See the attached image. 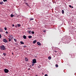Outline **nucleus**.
<instances>
[{
  "mask_svg": "<svg viewBox=\"0 0 76 76\" xmlns=\"http://www.w3.org/2000/svg\"><path fill=\"white\" fill-rule=\"evenodd\" d=\"M35 76H37V75H36Z\"/></svg>",
  "mask_w": 76,
  "mask_h": 76,
  "instance_id": "40",
  "label": "nucleus"
},
{
  "mask_svg": "<svg viewBox=\"0 0 76 76\" xmlns=\"http://www.w3.org/2000/svg\"><path fill=\"white\" fill-rule=\"evenodd\" d=\"M3 41H4V42H5L6 43V42H7V40H6V39H3Z\"/></svg>",
  "mask_w": 76,
  "mask_h": 76,
  "instance_id": "4",
  "label": "nucleus"
},
{
  "mask_svg": "<svg viewBox=\"0 0 76 76\" xmlns=\"http://www.w3.org/2000/svg\"><path fill=\"white\" fill-rule=\"evenodd\" d=\"M20 43L21 44H24V43L22 41L20 42Z\"/></svg>",
  "mask_w": 76,
  "mask_h": 76,
  "instance_id": "14",
  "label": "nucleus"
},
{
  "mask_svg": "<svg viewBox=\"0 0 76 76\" xmlns=\"http://www.w3.org/2000/svg\"><path fill=\"white\" fill-rule=\"evenodd\" d=\"M72 7V8H73V6H72V7Z\"/></svg>",
  "mask_w": 76,
  "mask_h": 76,
  "instance_id": "37",
  "label": "nucleus"
},
{
  "mask_svg": "<svg viewBox=\"0 0 76 76\" xmlns=\"http://www.w3.org/2000/svg\"><path fill=\"white\" fill-rule=\"evenodd\" d=\"M1 50H5V47L4 45H2L0 46Z\"/></svg>",
  "mask_w": 76,
  "mask_h": 76,
  "instance_id": "1",
  "label": "nucleus"
},
{
  "mask_svg": "<svg viewBox=\"0 0 76 76\" xmlns=\"http://www.w3.org/2000/svg\"><path fill=\"white\" fill-rule=\"evenodd\" d=\"M3 1H4V2H5V1H7V0H3Z\"/></svg>",
  "mask_w": 76,
  "mask_h": 76,
  "instance_id": "25",
  "label": "nucleus"
},
{
  "mask_svg": "<svg viewBox=\"0 0 76 76\" xmlns=\"http://www.w3.org/2000/svg\"><path fill=\"white\" fill-rule=\"evenodd\" d=\"M26 4L27 6L29 7V5L27 3H25Z\"/></svg>",
  "mask_w": 76,
  "mask_h": 76,
  "instance_id": "15",
  "label": "nucleus"
},
{
  "mask_svg": "<svg viewBox=\"0 0 76 76\" xmlns=\"http://www.w3.org/2000/svg\"><path fill=\"white\" fill-rule=\"evenodd\" d=\"M45 76H48V75H47V74H45Z\"/></svg>",
  "mask_w": 76,
  "mask_h": 76,
  "instance_id": "32",
  "label": "nucleus"
},
{
  "mask_svg": "<svg viewBox=\"0 0 76 76\" xmlns=\"http://www.w3.org/2000/svg\"><path fill=\"white\" fill-rule=\"evenodd\" d=\"M12 35H11V36H10V37H11V39H13V36H12Z\"/></svg>",
  "mask_w": 76,
  "mask_h": 76,
  "instance_id": "9",
  "label": "nucleus"
},
{
  "mask_svg": "<svg viewBox=\"0 0 76 76\" xmlns=\"http://www.w3.org/2000/svg\"><path fill=\"white\" fill-rule=\"evenodd\" d=\"M31 33L32 34H35V32H34V31L31 32Z\"/></svg>",
  "mask_w": 76,
  "mask_h": 76,
  "instance_id": "23",
  "label": "nucleus"
},
{
  "mask_svg": "<svg viewBox=\"0 0 76 76\" xmlns=\"http://www.w3.org/2000/svg\"><path fill=\"white\" fill-rule=\"evenodd\" d=\"M12 55H13V54H14L13 53H12Z\"/></svg>",
  "mask_w": 76,
  "mask_h": 76,
  "instance_id": "38",
  "label": "nucleus"
},
{
  "mask_svg": "<svg viewBox=\"0 0 76 76\" xmlns=\"http://www.w3.org/2000/svg\"><path fill=\"white\" fill-rule=\"evenodd\" d=\"M56 67H58V65L57 64H56Z\"/></svg>",
  "mask_w": 76,
  "mask_h": 76,
  "instance_id": "22",
  "label": "nucleus"
},
{
  "mask_svg": "<svg viewBox=\"0 0 76 76\" xmlns=\"http://www.w3.org/2000/svg\"><path fill=\"white\" fill-rule=\"evenodd\" d=\"M6 34H9V33H8V32H7V31H6Z\"/></svg>",
  "mask_w": 76,
  "mask_h": 76,
  "instance_id": "29",
  "label": "nucleus"
},
{
  "mask_svg": "<svg viewBox=\"0 0 76 76\" xmlns=\"http://www.w3.org/2000/svg\"><path fill=\"white\" fill-rule=\"evenodd\" d=\"M4 29L5 31H6V30H7V28H6V27L4 28Z\"/></svg>",
  "mask_w": 76,
  "mask_h": 76,
  "instance_id": "24",
  "label": "nucleus"
},
{
  "mask_svg": "<svg viewBox=\"0 0 76 76\" xmlns=\"http://www.w3.org/2000/svg\"><path fill=\"white\" fill-rule=\"evenodd\" d=\"M30 66H31H31L30 65Z\"/></svg>",
  "mask_w": 76,
  "mask_h": 76,
  "instance_id": "42",
  "label": "nucleus"
},
{
  "mask_svg": "<svg viewBox=\"0 0 76 76\" xmlns=\"http://www.w3.org/2000/svg\"><path fill=\"white\" fill-rule=\"evenodd\" d=\"M49 60H51V57L49 56L48 57Z\"/></svg>",
  "mask_w": 76,
  "mask_h": 76,
  "instance_id": "13",
  "label": "nucleus"
},
{
  "mask_svg": "<svg viewBox=\"0 0 76 76\" xmlns=\"http://www.w3.org/2000/svg\"><path fill=\"white\" fill-rule=\"evenodd\" d=\"M37 63V60H36V59H33V60L32 63L35 64V63Z\"/></svg>",
  "mask_w": 76,
  "mask_h": 76,
  "instance_id": "3",
  "label": "nucleus"
},
{
  "mask_svg": "<svg viewBox=\"0 0 76 76\" xmlns=\"http://www.w3.org/2000/svg\"><path fill=\"white\" fill-rule=\"evenodd\" d=\"M69 0V1H70V0Z\"/></svg>",
  "mask_w": 76,
  "mask_h": 76,
  "instance_id": "41",
  "label": "nucleus"
},
{
  "mask_svg": "<svg viewBox=\"0 0 76 76\" xmlns=\"http://www.w3.org/2000/svg\"><path fill=\"white\" fill-rule=\"evenodd\" d=\"M55 52L56 53H57V51L56 50H55Z\"/></svg>",
  "mask_w": 76,
  "mask_h": 76,
  "instance_id": "35",
  "label": "nucleus"
},
{
  "mask_svg": "<svg viewBox=\"0 0 76 76\" xmlns=\"http://www.w3.org/2000/svg\"><path fill=\"white\" fill-rule=\"evenodd\" d=\"M43 32H45H45H46V30H44L43 31Z\"/></svg>",
  "mask_w": 76,
  "mask_h": 76,
  "instance_id": "28",
  "label": "nucleus"
},
{
  "mask_svg": "<svg viewBox=\"0 0 76 76\" xmlns=\"http://www.w3.org/2000/svg\"><path fill=\"white\" fill-rule=\"evenodd\" d=\"M23 38L24 39H26V36L25 35H24L23 36Z\"/></svg>",
  "mask_w": 76,
  "mask_h": 76,
  "instance_id": "6",
  "label": "nucleus"
},
{
  "mask_svg": "<svg viewBox=\"0 0 76 76\" xmlns=\"http://www.w3.org/2000/svg\"><path fill=\"white\" fill-rule=\"evenodd\" d=\"M69 7H72V6H71L70 5H69Z\"/></svg>",
  "mask_w": 76,
  "mask_h": 76,
  "instance_id": "33",
  "label": "nucleus"
},
{
  "mask_svg": "<svg viewBox=\"0 0 76 76\" xmlns=\"http://www.w3.org/2000/svg\"><path fill=\"white\" fill-rule=\"evenodd\" d=\"M30 69H30V68H28V70H30Z\"/></svg>",
  "mask_w": 76,
  "mask_h": 76,
  "instance_id": "36",
  "label": "nucleus"
},
{
  "mask_svg": "<svg viewBox=\"0 0 76 76\" xmlns=\"http://www.w3.org/2000/svg\"><path fill=\"white\" fill-rule=\"evenodd\" d=\"M32 36H28V38L29 39H31V38H32Z\"/></svg>",
  "mask_w": 76,
  "mask_h": 76,
  "instance_id": "8",
  "label": "nucleus"
},
{
  "mask_svg": "<svg viewBox=\"0 0 76 76\" xmlns=\"http://www.w3.org/2000/svg\"><path fill=\"white\" fill-rule=\"evenodd\" d=\"M8 39H9V42H10V41H11V39H9V38H8Z\"/></svg>",
  "mask_w": 76,
  "mask_h": 76,
  "instance_id": "26",
  "label": "nucleus"
},
{
  "mask_svg": "<svg viewBox=\"0 0 76 76\" xmlns=\"http://www.w3.org/2000/svg\"><path fill=\"white\" fill-rule=\"evenodd\" d=\"M34 18H30V21H31V20H34Z\"/></svg>",
  "mask_w": 76,
  "mask_h": 76,
  "instance_id": "18",
  "label": "nucleus"
},
{
  "mask_svg": "<svg viewBox=\"0 0 76 76\" xmlns=\"http://www.w3.org/2000/svg\"><path fill=\"white\" fill-rule=\"evenodd\" d=\"M37 44H38V45H39V46H41V44L39 42H37Z\"/></svg>",
  "mask_w": 76,
  "mask_h": 76,
  "instance_id": "5",
  "label": "nucleus"
},
{
  "mask_svg": "<svg viewBox=\"0 0 76 76\" xmlns=\"http://www.w3.org/2000/svg\"><path fill=\"white\" fill-rule=\"evenodd\" d=\"M3 31V29L1 28L0 29V32H2Z\"/></svg>",
  "mask_w": 76,
  "mask_h": 76,
  "instance_id": "21",
  "label": "nucleus"
},
{
  "mask_svg": "<svg viewBox=\"0 0 76 76\" xmlns=\"http://www.w3.org/2000/svg\"><path fill=\"white\" fill-rule=\"evenodd\" d=\"M4 70L5 73H8V72H9V70L6 69H4Z\"/></svg>",
  "mask_w": 76,
  "mask_h": 76,
  "instance_id": "2",
  "label": "nucleus"
},
{
  "mask_svg": "<svg viewBox=\"0 0 76 76\" xmlns=\"http://www.w3.org/2000/svg\"><path fill=\"white\" fill-rule=\"evenodd\" d=\"M28 33L29 34H31V31H28Z\"/></svg>",
  "mask_w": 76,
  "mask_h": 76,
  "instance_id": "20",
  "label": "nucleus"
},
{
  "mask_svg": "<svg viewBox=\"0 0 76 76\" xmlns=\"http://www.w3.org/2000/svg\"><path fill=\"white\" fill-rule=\"evenodd\" d=\"M64 13V10H62V14H63Z\"/></svg>",
  "mask_w": 76,
  "mask_h": 76,
  "instance_id": "17",
  "label": "nucleus"
},
{
  "mask_svg": "<svg viewBox=\"0 0 76 76\" xmlns=\"http://www.w3.org/2000/svg\"><path fill=\"white\" fill-rule=\"evenodd\" d=\"M15 42H16V41H17V40H16V39H14Z\"/></svg>",
  "mask_w": 76,
  "mask_h": 76,
  "instance_id": "27",
  "label": "nucleus"
},
{
  "mask_svg": "<svg viewBox=\"0 0 76 76\" xmlns=\"http://www.w3.org/2000/svg\"><path fill=\"white\" fill-rule=\"evenodd\" d=\"M15 27L16 28V27H17V26H15Z\"/></svg>",
  "mask_w": 76,
  "mask_h": 76,
  "instance_id": "39",
  "label": "nucleus"
},
{
  "mask_svg": "<svg viewBox=\"0 0 76 76\" xmlns=\"http://www.w3.org/2000/svg\"><path fill=\"white\" fill-rule=\"evenodd\" d=\"M3 55H4V56H6V53H3Z\"/></svg>",
  "mask_w": 76,
  "mask_h": 76,
  "instance_id": "19",
  "label": "nucleus"
},
{
  "mask_svg": "<svg viewBox=\"0 0 76 76\" xmlns=\"http://www.w3.org/2000/svg\"><path fill=\"white\" fill-rule=\"evenodd\" d=\"M17 25H18V27H20V26L21 25L20 24H17Z\"/></svg>",
  "mask_w": 76,
  "mask_h": 76,
  "instance_id": "12",
  "label": "nucleus"
},
{
  "mask_svg": "<svg viewBox=\"0 0 76 76\" xmlns=\"http://www.w3.org/2000/svg\"><path fill=\"white\" fill-rule=\"evenodd\" d=\"M32 66H34V64H32Z\"/></svg>",
  "mask_w": 76,
  "mask_h": 76,
  "instance_id": "31",
  "label": "nucleus"
},
{
  "mask_svg": "<svg viewBox=\"0 0 76 76\" xmlns=\"http://www.w3.org/2000/svg\"><path fill=\"white\" fill-rule=\"evenodd\" d=\"M12 26L13 27H14V26H15V25H14V24H12Z\"/></svg>",
  "mask_w": 76,
  "mask_h": 76,
  "instance_id": "34",
  "label": "nucleus"
},
{
  "mask_svg": "<svg viewBox=\"0 0 76 76\" xmlns=\"http://www.w3.org/2000/svg\"><path fill=\"white\" fill-rule=\"evenodd\" d=\"M3 3V1H1L0 2V4H2Z\"/></svg>",
  "mask_w": 76,
  "mask_h": 76,
  "instance_id": "16",
  "label": "nucleus"
},
{
  "mask_svg": "<svg viewBox=\"0 0 76 76\" xmlns=\"http://www.w3.org/2000/svg\"><path fill=\"white\" fill-rule=\"evenodd\" d=\"M25 60L26 61H28V59L27 58H25Z\"/></svg>",
  "mask_w": 76,
  "mask_h": 76,
  "instance_id": "10",
  "label": "nucleus"
},
{
  "mask_svg": "<svg viewBox=\"0 0 76 76\" xmlns=\"http://www.w3.org/2000/svg\"><path fill=\"white\" fill-rule=\"evenodd\" d=\"M37 40H35L33 42V44H35L36 43V42H37Z\"/></svg>",
  "mask_w": 76,
  "mask_h": 76,
  "instance_id": "7",
  "label": "nucleus"
},
{
  "mask_svg": "<svg viewBox=\"0 0 76 76\" xmlns=\"http://www.w3.org/2000/svg\"><path fill=\"white\" fill-rule=\"evenodd\" d=\"M1 38V35L0 34V38Z\"/></svg>",
  "mask_w": 76,
  "mask_h": 76,
  "instance_id": "30",
  "label": "nucleus"
},
{
  "mask_svg": "<svg viewBox=\"0 0 76 76\" xmlns=\"http://www.w3.org/2000/svg\"><path fill=\"white\" fill-rule=\"evenodd\" d=\"M13 16H15V15H13V14H11V18H13Z\"/></svg>",
  "mask_w": 76,
  "mask_h": 76,
  "instance_id": "11",
  "label": "nucleus"
}]
</instances>
